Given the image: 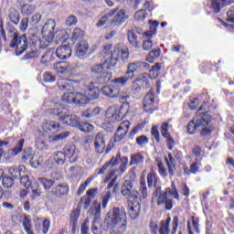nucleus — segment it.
<instances>
[{
    "label": "nucleus",
    "instance_id": "nucleus-1",
    "mask_svg": "<svg viewBox=\"0 0 234 234\" xmlns=\"http://www.w3.org/2000/svg\"><path fill=\"white\" fill-rule=\"evenodd\" d=\"M112 44H108L103 47L101 56L102 57L101 63L105 69H111V67H116L120 60L123 62L129 59V48L123 44H117L113 49Z\"/></svg>",
    "mask_w": 234,
    "mask_h": 234
},
{
    "label": "nucleus",
    "instance_id": "nucleus-2",
    "mask_svg": "<svg viewBox=\"0 0 234 234\" xmlns=\"http://www.w3.org/2000/svg\"><path fill=\"white\" fill-rule=\"evenodd\" d=\"M135 182L134 179L124 180L121 186V195L140 204L142 200H145L149 197V190L147 189L145 179L141 180L139 190L134 189Z\"/></svg>",
    "mask_w": 234,
    "mask_h": 234
},
{
    "label": "nucleus",
    "instance_id": "nucleus-3",
    "mask_svg": "<svg viewBox=\"0 0 234 234\" xmlns=\"http://www.w3.org/2000/svg\"><path fill=\"white\" fill-rule=\"evenodd\" d=\"M202 108L196 112V117L193 118L187 125V133L189 134H195V133H200L201 136H209L211 134V129L209 128V122H211V116L206 112H200Z\"/></svg>",
    "mask_w": 234,
    "mask_h": 234
},
{
    "label": "nucleus",
    "instance_id": "nucleus-4",
    "mask_svg": "<svg viewBox=\"0 0 234 234\" xmlns=\"http://www.w3.org/2000/svg\"><path fill=\"white\" fill-rule=\"evenodd\" d=\"M129 15L125 12V9H112L97 22L98 28L105 27V25L112 27V28H118L122 27L123 23L127 20Z\"/></svg>",
    "mask_w": 234,
    "mask_h": 234
},
{
    "label": "nucleus",
    "instance_id": "nucleus-5",
    "mask_svg": "<svg viewBox=\"0 0 234 234\" xmlns=\"http://www.w3.org/2000/svg\"><path fill=\"white\" fill-rule=\"evenodd\" d=\"M38 186H42L46 193H51L54 197H63L69 193V185L58 184L56 181L45 177L38 178Z\"/></svg>",
    "mask_w": 234,
    "mask_h": 234
},
{
    "label": "nucleus",
    "instance_id": "nucleus-6",
    "mask_svg": "<svg viewBox=\"0 0 234 234\" xmlns=\"http://www.w3.org/2000/svg\"><path fill=\"white\" fill-rule=\"evenodd\" d=\"M8 37L10 38L9 46L11 48H16V56H21L28 48V38L27 35H20L16 30H10Z\"/></svg>",
    "mask_w": 234,
    "mask_h": 234
},
{
    "label": "nucleus",
    "instance_id": "nucleus-7",
    "mask_svg": "<svg viewBox=\"0 0 234 234\" xmlns=\"http://www.w3.org/2000/svg\"><path fill=\"white\" fill-rule=\"evenodd\" d=\"M127 214L125 213V209H120L118 207H114L113 209L110 210L106 218L104 219V226L108 230L109 228H112L119 224V222H125Z\"/></svg>",
    "mask_w": 234,
    "mask_h": 234
},
{
    "label": "nucleus",
    "instance_id": "nucleus-8",
    "mask_svg": "<svg viewBox=\"0 0 234 234\" xmlns=\"http://www.w3.org/2000/svg\"><path fill=\"white\" fill-rule=\"evenodd\" d=\"M56 20L48 19L42 27V39L40 40L41 48H47L54 39V30Z\"/></svg>",
    "mask_w": 234,
    "mask_h": 234
},
{
    "label": "nucleus",
    "instance_id": "nucleus-9",
    "mask_svg": "<svg viewBox=\"0 0 234 234\" xmlns=\"http://www.w3.org/2000/svg\"><path fill=\"white\" fill-rule=\"evenodd\" d=\"M90 70L95 74H99L97 76V83L101 85H105V83H109L110 80H112V72L109 71V69L102 64L93 65Z\"/></svg>",
    "mask_w": 234,
    "mask_h": 234
},
{
    "label": "nucleus",
    "instance_id": "nucleus-10",
    "mask_svg": "<svg viewBox=\"0 0 234 234\" xmlns=\"http://www.w3.org/2000/svg\"><path fill=\"white\" fill-rule=\"evenodd\" d=\"M158 27V21H153L150 25V30L145 31L143 36L146 38V40H144L143 42V48L144 50H151L153 48V36L156 34V28Z\"/></svg>",
    "mask_w": 234,
    "mask_h": 234
},
{
    "label": "nucleus",
    "instance_id": "nucleus-11",
    "mask_svg": "<svg viewBox=\"0 0 234 234\" xmlns=\"http://www.w3.org/2000/svg\"><path fill=\"white\" fill-rule=\"evenodd\" d=\"M137 34H142V29L139 27H134L133 29L128 30V41L130 45H133L135 48H140V45H142V40L138 37Z\"/></svg>",
    "mask_w": 234,
    "mask_h": 234
},
{
    "label": "nucleus",
    "instance_id": "nucleus-12",
    "mask_svg": "<svg viewBox=\"0 0 234 234\" xmlns=\"http://www.w3.org/2000/svg\"><path fill=\"white\" fill-rule=\"evenodd\" d=\"M80 85V80H72L68 79H59L58 80V87L59 90L67 92V90H74Z\"/></svg>",
    "mask_w": 234,
    "mask_h": 234
},
{
    "label": "nucleus",
    "instance_id": "nucleus-13",
    "mask_svg": "<svg viewBox=\"0 0 234 234\" xmlns=\"http://www.w3.org/2000/svg\"><path fill=\"white\" fill-rule=\"evenodd\" d=\"M62 153L66 158H69V164H75L78 160V152H76V145L74 144H68L64 146Z\"/></svg>",
    "mask_w": 234,
    "mask_h": 234
},
{
    "label": "nucleus",
    "instance_id": "nucleus-14",
    "mask_svg": "<svg viewBox=\"0 0 234 234\" xmlns=\"http://www.w3.org/2000/svg\"><path fill=\"white\" fill-rule=\"evenodd\" d=\"M105 149H107V145L105 144V135L99 133L94 137V151L97 154H103Z\"/></svg>",
    "mask_w": 234,
    "mask_h": 234
},
{
    "label": "nucleus",
    "instance_id": "nucleus-15",
    "mask_svg": "<svg viewBox=\"0 0 234 234\" xmlns=\"http://www.w3.org/2000/svg\"><path fill=\"white\" fill-rule=\"evenodd\" d=\"M130 125L131 122L129 121H124L121 123L115 133L114 142H122V140L124 139L125 136H127Z\"/></svg>",
    "mask_w": 234,
    "mask_h": 234
},
{
    "label": "nucleus",
    "instance_id": "nucleus-16",
    "mask_svg": "<svg viewBox=\"0 0 234 234\" xmlns=\"http://www.w3.org/2000/svg\"><path fill=\"white\" fill-rule=\"evenodd\" d=\"M168 129L169 123L164 122L161 126V134L164 138H165L169 151H173V147H175V139L169 133Z\"/></svg>",
    "mask_w": 234,
    "mask_h": 234
},
{
    "label": "nucleus",
    "instance_id": "nucleus-17",
    "mask_svg": "<svg viewBox=\"0 0 234 234\" xmlns=\"http://www.w3.org/2000/svg\"><path fill=\"white\" fill-rule=\"evenodd\" d=\"M75 55L80 59H85L89 58V43L87 41H80L77 45V49Z\"/></svg>",
    "mask_w": 234,
    "mask_h": 234
},
{
    "label": "nucleus",
    "instance_id": "nucleus-18",
    "mask_svg": "<svg viewBox=\"0 0 234 234\" xmlns=\"http://www.w3.org/2000/svg\"><path fill=\"white\" fill-rule=\"evenodd\" d=\"M58 120L70 127H78V125H80V118L76 115L63 114L59 116Z\"/></svg>",
    "mask_w": 234,
    "mask_h": 234
},
{
    "label": "nucleus",
    "instance_id": "nucleus-19",
    "mask_svg": "<svg viewBox=\"0 0 234 234\" xmlns=\"http://www.w3.org/2000/svg\"><path fill=\"white\" fill-rule=\"evenodd\" d=\"M101 92L104 96H108V98H118L120 96V87L114 84L104 86L101 89Z\"/></svg>",
    "mask_w": 234,
    "mask_h": 234
},
{
    "label": "nucleus",
    "instance_id": "nucleus-20",
    "mask_svg": "<svg viewBox=\"0 0 234 234\" xmlns=\"http://www.w3.org/2000/svg\"><path fill=\"white\" fill-rule=\"evenodd\" d=\"M43 131L48 134L59 133V129H61V124L56 121L46 122L42 125Z\"/></svg>",
    "mask_w": 234,
    "mask_h": 234
},
{
    "label": "nucleus",
    "instance_id": "nucleus-21",
    "mask_svg": "<svg viewBox=\"0 0 234 234\" xmlns=\"http://www.w3.org/2000/svg\"><path fill=\"white\" fill-rule=\"evenodd\" d=\"M85 95L87 96L89 101L90 100H98L100 96V89L94 86V82H90V85L85 89Z\"/></svg>",
    "mask_w": 234,
    "mask_h": 234
},
{
    "label": "nucleus",
    "instance_id": "nucleus-22",
    "mask_svg": "<svg viewBox=\"0 0 234 234\" xmlns=\"http://www.w3.org/2000/svg\"><path fill=\"white\" fill-rule=\"evenodd\" d=\"M72 55V49L69 45H62L58 47L56 50V56L58 59H67Z\"/></svg>",
    "mask_w": 234,
    "mask_h": 234
},
{
    "label": "nucleus",
    "instance_id": "nucleus-23",
    "mask_svg": "<svg viewBox=\"0 0 234 234\" xmlns=\"http://www.w3.org/2000/svg\"><path fill=\"white\" fill-rule=\"evenodd\" d=\"M106 118H111L112 122H122L123 114L115 106H112L106 111Z\"/></svg>",
    "mask_w": 234,
    "mask_h": 234
},
{
    "label": "nucleus",
    "instance_id": "nucleus-24",
    "mask_svg": "<svg viewBox=\"0 0 234 234\" xmlns=\"http://www.w3.org/2000/svg\"><path fill=\"white\" fill-rule=\"evenodd\" d=\"M25 165L10 166L8 168V174L15 180H19L22 175H25Z\"/></svg>",
    "mask_w": 234,
    "mask_h": 234
},
{
    "label": "nucleus",
    "instance_id": "nucleus-25",
    "mask_svg": "<svg viewBox=\"0 0 234 234\" xmlns=\"http://www.w3.org/2000/svg\"><path fill=\"white\" fill-rule=\"evenodd\" d=\"M141 69V61L129 63L127 66V71L125 73L127 75L128 80H133V78H134V72H138V70Z\"/></svg>",
    "mask_w": 234,
    "mask_h": 234
},
{
    "label": "nucleus",
    "instance_id": "nucleus-26",
    "mask_svg": "<svg viewBox=\"0 0 234 234\" xmlns=\"http://www.w3.org/2000/svg\"><path fill=\"white\" fill-rule=\"evenodd\" d=\"M153 103H154V92L149 91L144 100V109L145 112H151L153 111Z\"/></svg>",
    "mask_w": 234,
    "mask_h": 234
},
{
    "label": "nucleus",
    "instance_id": "nucleus-27",
    "mask_svg": "<svg viewBox=\"0 0 234 234\" xmlns=\"http://www.w3.org/2000/svg\"><path fill=\"white\" fill-rule=\"evenodd\" d=\"M35 227H36L37 231H38V233L41 232V229H42V233L47 234V233H48V229L50 228V220L44 219L42 226H41V219H39V218H35Z\"/></svg>",
    "mask_w": 234,
    "mask_h": 234
},
{
    "label": "nucleus",
    "instance_id": "nucleus-28",
    "mask_svg": "<svg viewBox=\"0 0 234 234\" xmlns=\"http://www.w3.org/2000/svg\"><path fill=\"white\" fill-rule=\"evenodd\" d=\"M7 16L9 21L15 25L17 26L19 25V21L21 19V16L19 15V11H17L16 8L11 7L7 11Z\"/></svg>",
    "mask_w": 234,
    "mask_h": 234
},
{
    "label": "nucleus",
    "instance_id": "nucleus-29",
    "mask_svg": "<svg viewBox=\"0 0 234 234\" xmlns=\"http://www.w3.org/2000/svg\"><path fill=\"white\" fill-rule=\"evenodd\" d=\"M140 211H142V205H140L139 202H135L132 204V207H130L128 213L131 217L132 220H135V218H138L140 216Z\"/></svg>",
    "mask_w": 234,
    "mask_h": 234
},
{
    "label": "nucleus",
    "instance_id": "nucleus-30",
    "mask_svg": "<svg viewBox=\"0 0 234 234\" xmlns=\"http://www.w3.org/2000/svg\"><path fill=\"white\" fill-rule=\"evenodd\" d=\"M68 67L69 62L67 61L56 62L53 65V70H55L56 74H67Z\"/></svg>",
    "mask_w": 234,
    "mask_h": 234
},
{
    "label": "nucleus",
    "instance_id": "nucleus-31",
    "mask_svg": "<svg viewBox=\"0 0 234 234\" xmlns=\"http://www.w3.org/2000/svg\"><path fill=\"white\" fill-rule=\"evenodd\" d=\"M144 160H145V157L142 155V154L140 153L133 154L130 157L129 165H141V164H144Z\"/></svg>",
    "mask_w": 234,
    "mask_h": 234
},
{
    "label": "nucleus",
    "instance_id": "nucleus-32",
    "mask_svg": "<svg viewBox=\"0 0 234 234\" xmlns=\"http://www.w3.org/2000/svg\"><path fill=\"white\" fill-rule=\"evenodd\" d=\"M154 197L157 198V206H162L163 202L165 200L166 193L162 192V187L161 186H155V190L154 192Z\"/></svg>",
    "mask_w": 234,
    "mask_h": 234
},
{
    "label": "nucleus",
    "instance_id": "nucleus-33",
    "mask_svg": "<svg viewBox=\"0 0 234 234\" xmlns=\"http://www.w3.org/2000/svg\"><path fill=\"white\" fill-rule=\"evenodd\" d=\"M22 226L26 233L34 234V231L32 230V219L30 218V216H24Z\"/></svg>",
    "mask_w": 234,
    "mask_h": 234
},
{
    "label": "nucleus",
    "instance_id": "nucleus-34",
    "mask_svg": "<svg viewBox=\"0 0 234 234\" xmlns=\"http://www.w3.org/2000/svg\"><path fill=\"white\" fill-rule=\"evenodd\" d=\"M170 224H171V218H166V220H162L159 224V234H169Z\"/></svg>",
    "mask_w": 234,
    "mask_h": 234
},
{
    "label": "nucleus",
    "instance_id": "nucleus-35",
    "mask_svg": "<svg viewBox=\"0 0 234 234\" xmlns=\"http://www.w3.org/2000/svg\"><path fill=\"white\" fill-rule=\"evenodd\" d=\"M226 0H211V8L214 12V14H218L224 6H226V3H224Z\"/></svg>",
    "mask_w": 234,
    "mask_h": 234
},
{
    "label": "nucleus",
    "instance_id": "nucleus-36",
    "mask_svg": "<svg viewBox=\"0 0 234 234\" xmlns=\"http://www.w3.org/2000/svg\"><path fill=\"white\" fill-rule=\"evenodd\" d=\"M158 182H160V179L156 176V174L154 171L147 175L148 187H156Z\"/></svg>",
    "mask_w": 234,
    "mask_h": 234
},
{
    "label": "nucleus",
    "instance_id": "nucleus-37",
    "mask_svg": "<svg viewBox=\"0 0 234 234\" xmlns=\"http://www.w3.org/2000/svg\"><path fill=\"white\" fill-rule=\"evenodd\" d=\"M135 81L140 84L143 89H149V87H151L149 85V75L147 74H141L137 77V79L135 80Z\"/></svg>",
    "mask_w": 234,
    "mask_h": 234
},
{
    "label": "nucleus",
    "instance_id": "nucleus-38",
    "mask_svg": "<svg viewBox=\"0 0 234 234\" xmlns=\"http://www.w3.org/2000/svg\"><path fill=\"white\" fill-rule=\"evenodd\" d=\"M52 59H54V49H49L41 57L40 63L42 65H48Z\"/></svg>",
    "mask_w": 234,
    "mask_h": 234
},
{
    "label": "nucleus",
    "instance_id": "nucleus-39",
    "mask_svg": "<svg viewBox=\"0 0 234 234\" xmlns=\"http://www.w3.org/2000/svg\"><path fill=\"white\" fill-rule=\"evenodd\" d=\"M89 98L85 94H81L80 92L75 93V104L77 105H87L89 103Z\"/></svg>",
    "mask_w": 234,
    "mask_h": 234
},
{
    "label": "nucleus",
    "instance_id": "nucleus-40",
    "mask_svg": "<svg viewBox=\"0 0 234 234\" xmlns=\"http://www.w3.org/2000/svg\"><path fill=\"white\" fill-rule=\"evenodd\" d=\"M53 160L58 165H63L65 161L67 160V156L63 153V151H58L53 155Z\"/></svg>",
    "mask_w": 234,
    "mask_h": 234
},
{
    "label": "nucleus",
    "instance_id": "nucleus-41",
    "mask_svg": "<svg viewBox=\"0 0 234 234\" xmlns=\"http://www.w3.org/2000/svg\"><path fill=\"white\" fill-rule=\"evenodd\" d=\"M160 69H162V64L158 62L151 67V69H149V76L152 80H154V78H158Z\"/></svg>",
    "mask_w": 234,
    "mask_h": 234
},
{
    "label": "nucleus",
    "instance_id": "nucleus-42",
    "mask_svg": "<svg viewBox=\"0 0 234 234\" xmlns=\"http://www.w3.org/2000/svg\"><path fill=\"white\" fill-rule=\"evenodd\" d=\"M157 58H160V48L151 50L146 57V61H148V63H153Z\"/></svg>",
    "mask_w": 234,
    "mask_h": 234
},
{
    "label": "nucleus",
    "instance_id": "nucleus-43",
    "mask_svg": "<svg viewBox=\"0 0 234 234\" xmlns=\"http://www.w3.org/2000/svg\"><path fill=\"white\" fill-rule=\"evenodd\" d=\"M62 101L66 103H76V92L64 93L62 95Z\"/></svg>",
    "mask_w": 234,
    "mask_h": 234
},
{
    "label": "nucleus",
    "instance_id": "nucleus-44",
    "mask_svg": "<svg viewBox=\"0 0 234 234\" xmlns=\"http://www.w3.org/2000/svg\"><path fill=\"white\" fill-rule=\"evenodd\" d=\"M77 129H80V131H82V133H90L92 129H94V126L89 122H81L79 121V125L77 126Z\"/></svg>",
    "mask_w": 234,
    "mask_h": 234
},
{
    "label": "nucleus",
    "instance_id": "nucleus-45",
    "mask_svg": "<svg viewBox=\"0 0 234 234\" xmlns=\"http://www.w3.org/2000/svg\"><path fill=\"white\" fill-rule=\"evenodd\" d=\"M19 180H20L21 186L26 187V189H28V187L32 186V182H30L28 175H27L25 173L22 174L21 176L19 177Z\"/></svg>",
    "mask_w": 234,
    "mask_h": 234
},
{
    "label": "nucleus",
    "instance_id": "nucleus-46",
    "mask_svg": "<svg viewBox=\"0 0 234 234\" xmlns=\"http://www.w3.org/2000/svg\"><path fill=\"white\" fill-rule=\"evenodd\" d=\"M48 112L54 116H62L63 115V105L56 104L54 108L49 109Z\"/></svg>",
    "mask_w": 234,
    "mask_h": 234
},
{
    "label": "nucleus",
    "instance_id": "nucleus-47",
    "mask_svg": "<svg viewBox=\"0 0 234 234\" xmlns=\"http://www.w3.org/2000/svg\"><path fill=\"white\" fill-rule=\"evenodd\" d=\"M198 226V220L197 219L192 220V227L189 223H187L188 234H193V231H196V233H200V229Z\"/></svg>",
    "mask_w": 234,
    "mask_h": 234
},
{
    "label": "nucleus",
    "instance_id": "nucleus-48",
    "mask_svg": "<svg viewBox=\"0 0 234 234\" xmlns=\"http://www.w3.org/2000/svg\"><path fill=\"white\" fill-rule=\"evenodd\" d=\"M15 179L12 178V176H3L2 178V184L4 186V187H5L6 189H10V187H12V186H14L15 184Z\"/></svg>",
    "mask_w": 234,
    "mask_h": 234
},
{
    "label": "nucleus",
    "instance_id": "nucleus-49",
    "mask_svg": "<svg viewBox=\"0 0 234 234\" xmlns=\"http://www.w3.org/2000/svg\"><path fill=\"white\" fill-rule=\"evenodd\" d=\"M78 70H80V66H78V64H70L68 62L66 74H69V76H74L76 72H78Z\"/></svg>",
    "mask_w": 234,
    "mask_h": 234
},
{
    "label": "nucleus",
    "instance_id": "nucleus-50",
    "mask_svg": "<svg viewBox=\"0 0 234 234\" xmlns=\"http://www.w3.org/2000/svg\"><path fill=\"white\" fill-rule=\"evenodd\" d=\"M131 80L132 79H128L125 73V76L114 79L113 80H112V83H114L115 85H121L122 87H123V85H125L127 81H131Z\"/></svg>",
    "mask_w": 234,
    "mask_h": 234
},
{
    "label": "nucleus",
    "instance_id": "nucleus-51",
    "mask_svg": "<svg viewBox=\"0 0 234 234\" xmlns=\"http://www.w3.org/2000/svg\"><path fill=\"white\" fill-rule=\"evenodd\" d=\"M25 144V139H20L19 142L16 144V147H14L11 151L12 154L16 156V154H19L21 151H23V145Z\"/></svg>",
    "mask_w": 234,
    "mask_h": 234
},
{
    "label": "nucleus",
    "instance_id": "nucleus-52",
    "mask_svg": "<svg viewBox=\"0 0 234 234\" xmlns=\"http://www.w3.org/2000/svg\"><path fill=\"white\" fill-rule=\"evenodd\" d=\"M78 218H80V209L77 208L70 213V223L73 227L77 226Z\"/></svg>",
    "mask_w": 234,
    "mask_h": 234
},
{
    "label": "nucleus",
    "instance_id": "nucleus-53",
    "mask_svg": "<svg viewBox=\"0 0 234 234\" xmlns=\"http://www.w3.org/2000/svg\"><path fill=\"white\" fill-rule=\"evenodd\" d=\"M81 37H83V32L81 31V28L76 27L71 33V40L78 41V39H81Z\"/></svg>",
    "mask_w": 234,
    "mask_h": 234
},
{
    "label": "nucleus",
    "instance_id": "nucleus-54",
    "mask_svg": "<svg viewBox=\"0 0 234 234\" xmlns=\"http://www.w3.org/2000/svg\"><path fill=\"white\" fill-rule=\"evenodd\" d=\"M70 136V132H63L60 133L51 138V142H59L60 140H65V138H69Z\"/></svg>",
    "mask_w": 234,
    "mask_h": 234
},
{
    "label": "nucleus",
    "instance_id": "nucleus-55",
    "mask_svg": "<svg viewBox=\"0 0 234 234\" xmlns=\"http://www.w3.org/2000/svg\"><path fill=\"white\" fill-rule=\"evenodd\" d=\"M36 10V6L30 5L29 4H25L22 6V14H25L26 16H30Z\"/></svg>",
    "mask_w": 234,
    "mask_h": 234
},
{
    "label": "nucleus",
    "instance_id": "nucleus-56",
    "mask_svg": "<svg viewBox=\"0 0 234 234\" xmlns=\"http://www.w3.org/2000/svg\"><path fill=\"white\" fill-rule=\"evenodd\" d=\"M78 23V18L74 15H70L65 20L66 27H74Z\"/></svg>",
    "mask_w": 234,
    "mask_h": 234
},
{
    "label": "nucleus",
    "instance_id": "nucleus-57",
    "mask_svg": "<svg viewBox=\"0 0 234 234\" xmlns=\"http://www.w3.org/2000/svg\"><path fill=\"white\" fill-rule=\"evenodd\" d=\"M39 50L33 49L24 56V59H36V58L39 57Z\"/></svg>",
    "mask_w": 234,
    "mask_h": 234
},
{
    "label": "nucleus",
    "instance_id": "nucleus-58",
    "mask_svg": "<svg viewBox=\"0 0 234 234\" xmlns=\"http://www.w3.org/2000/svg\"><path fill=\"white\" fill-rule=\"evenodd\" d=\"M43 80L45 83H54L56 81V76L52 75V73L47 71L43 74Z\"/></svg>",
    "mask_w": 234,
    "mask_h": 234
},
{
    "label": "nucleus",
    "instance_id": "nucleus-59",
    "mask_svg": "<svg viewBox=\"0 0 234 234\" xmlns=\"http://www.w3.org/2000/svg\"><path fill=\"white\" fill-rule=\"evenodd\" d=\"M118 175L115 176L107 186V189H112L113 187V193H116V187H118Z\"/></svg>",
    "mask_w": 234,
    "mask_h": 234
},
{
    "label": "nucleus",
    "instance_id": "nucleus-60",
    "mask_svg": "<svg viewBox=\"0 0 234 234\" xmlns=\"http://www.w3.org/2000/svg\"><path fill=\"white\" fill-rule=\"evenodd\" d=\"M68 171L71 176H78V175H80V173H81V167H80L78 165L70 166L68 169Z\"/></svg>",
    "mask_w": 234,
    "mask_h": 234
},
{
    "label": "nucleus",
    "instance_id": "nucleus-61",
    "mask_svg": "<svg viewBox=\"0 0 234 234\" xmlns=\"http://www.w3.org/2000/svg\"><path fill=\"white\" fill-rule=\"evenodd\" d=\"M136 144L143 147V145H147L149 144V139L145 135H141L136 138Z\"/></svg>",
    "mask_w": 234,
    "mask_h": 234
},
{
    "label": "nucleus",
    "instance_id": "nucleus-62",
    "mask_svg": "<svg viewBox=\"0 0 234 234\" xmlns=\"http://www.w3.org/2000/svg\"><path fill=\"white\" fill-rule=\"evenodd\" d=\"M200 171V163L196 159V162L190 165V173L192 175H197Z\"/></svg>",
    "mask_w": 234,
    "mask_h": 234
},
{
    "label": "nucleus",
    "instance_id": "nucleus-63",
    "mask_svg": "<svg viewBox=\"0 0 234 234\" xmlns=\"http://www.w3.org/2000/svg\"><path fill=\"white\" fill-rule=\"evenodd\" d=\"M90 220L89 218H86L83 222V224L81 225L80 228V234H89L90 231V228H89V224H90Z\"/></svg>",
    "mask_w": 234,
    "mask_h": 234
},
{
    "label": "nucleus",
    "instance_id": "nucleus-64",
    "mask_svg": "<svg viewBox=\"0 0 234 234\" xmlns=\"http://www.w3.org/2000/svg\"><path fill=\"white\" fill-rule=\"evenodd\" d=\"M134 19L135 21H144L145 19V11L144 9L138 10L134 14Z\"/></svg>",
    "mask_w": 234,
    "mask_h": 234
}]
</instances>
